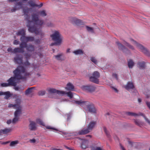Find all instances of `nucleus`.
<instances>
[{
  "label": "nucleus",
  "instance_id": "f257e3e1",
  "mask_svg": "<svg viewBox=\"0 0 150 150\" xmlns=\"http://www.w3.org/2000/svg\"><path fill=\"white\" fill-rule=\"evenodd\" d=\"M29 9L28 8L23 9V13L25 19L28 21V23H33L35 25L37 26H30L28 25L27 26L28 28V30L30 32L35 33L36 35H40L42 36L44 35V33L42 31L41 28L44 21L43 20H40L38 15L36 13H33L31 15V20H29V17L28 15Z\"/></svg>",
  "mask_w": 150,
  "mask_h": 150
},
{
  "label": "nucleus",
  "instance_id": "f03ea898",
  "mask_svg": "<svg viewBox=\"0 0 150 150\" xmlns=\"http://www.w3.org/2000/svg\"><path fill=\"white\" fill-rule=\"evenodd\" d=\"M13 72L14 76L11 77L7 81L10 86H16L17 85L16 79H24L26 77L29 76L30 75L29 73L26 72L24 67L21 66H18Z\"/></svg>",
  "mask_w": 150,
  "mask_h": 150
},
{
  "label": "nucleus",
  "instance_id": "7ed1b4c3",
  "mask_svg": "<svg viewBox=\"0 0 150 150\" xmlns=\"http://www.w3.org/2000/svg\"><path fill=\"white\" fill-rule=\"evenodd\" d=\"M96 124V121H91L88 124L87 128L85 127L78 132L71 133L67 135L69 136H77L86 134L90 132L93 129Z\"/></svg>",
  "mask_w": 150,
  "mask_h": 150
},
{
  "label": "nucleus",
  "instance_id": "20e7f679",
  "mask_svg": "<svg viewBox=\"0 0 150 150\" xmlns=\"http://www.w3.org/2000/svg\"><path fill=\"white\" fill-rule=\"evenodd\" d=\"M75 103L80 105L86 110L93 113H96V110L94 105L92 104H90L88 101H84L81 100L80 101H76Z\"/></svg>",
  "mask_w": 150,
  "mask_h": 150
},
{
  "label": "nucleus",
  "instance_id": "39448f33",
  "mask_svg": "<svg viewBox=\"0 0 150 150\" xmlns=\"http://www.w3.org/2000/svg\"><path fill=\"white\" fill-rule=\"evenodd\" d=\"M50 37L52 40L54 41V42L51 44V45H60L62 42L63 37L58 31H54L53 34L50 35Z\"/></svg>",
  "mask_w": 150,
  "mask_h": 150
},
{
  "label": "nucleus",
  "instance_id": "423d86ee",
  "mask_svg": "<svg viewBox=\"0 0 150 150\" xmlns=\"http://www.w3.org/2000/svg\"><path fill=\"white\" fill-rule=\"evenodd\" d=\"M130 41L133 42V44L135 45L136 47L139 49H140L141 51L142 52L145 54L147 56H149L150 55L149 52L142 45L132 39H130Z\"/></svg>",
  "mask_w": 150,
  "mask_h": 150
},
{
  "label": "nucleus",
  "instance_id": "0eeeda50",
  "mask_svg": "<svg viewBox=\"0 0 150 150\" xmlns=\"http://www.w3.org/2000/svg\"><path fill=\"white\" fill-rule=\"evenodd\" d=\"M99 76V73L97 71H95L93 74V76L90 77V81L94 83H98V78Z\"/></svg>",
  "mask_w": 150,
  "mask_h": 150
},
{
  "label": "nucleus",
  "instance_id": "6e6552de",
  "mask_svg": "<svg viewBox=\"0 0 150 150\" xmlns=\"http://www.w3.org/2000/svg\"><path fill=\"white\" fill-rule=\"evenodd\" d=\"M126 114L129 116H134L135 117L139 115L142 116L144 117L146 121L150 124V121L147 118H146V117L145 115L143 113H140L139 114H138L132 112H126Z\"/></svg>",
  "mask_w": 150,
  "mask_h": 150
},
{
  "label": "nucleus",
  "instance_id": "1a4fd4ad",
  "mask_svg": "<svg viewBox=\"0 0 150 150\" xmlns=\"http://www.w3.org/2000/svg\"><path fill=\"white\" fill-rule=\"evenodd\" d=\"M50 93H57L59 95H64L66 94L65 91L57 90L54 88H50L48 90Z\"/></svg>",
  "mask_w": 150,
  "mask_h": 150
},
{
  "label": "nucleus",
  "instance_id": "9d476101",
  "mask_svg": "<svg viewBox=\"0 0 150 150\" xmlns=\"http://www.w3.org/2000/svg\"><path fill=\"white\" fill-rule=\"evenodd\" d=\"M16 35H21V36L20 38V40L21 41H24L25 40H23V37L25 36V31L24 29H22L19 30L17 33Z\"/></svg>",
  "mask_w": 150,
  "mask_h": 150
},
{
  "label": "nucleus",
  "instance_id": "9b49d317",
  "mask_svg": "<svg viewBox=\"0 0 150 150\" xmlns=\"http://www.w3.org/2000/svg\"><path fill=\"white\" fill-rule=\"evenodd\" d=\"M82 141L81 145V147L83 149H86L88 147V141L87 139L79 138Z\"/></svg>",
  "mask_w": 150,
  "mask_h": 150
},
{
  "label": "nucleus",
  "instance_id": "f8f14e48",
  "mask_svg": "<svg viewBox=\"0 0 150 150\" xmlns=\"http://www.w3.org/2000/svg\"><path fill=\"white\" fill-rule=\"evenodd\" d=\"M17 110L14 112V116L19 117L22 114V107L20 105L17 108Z\"/></svg>",
  "mask_w": 150,
  "mask_h": 150
},
{
  "label": "nucleus",
  "instance_id": "ddd939ff",
  "mask_svg": "<svg viewBox=\"0 0 150 150\" xmlns=\"http://www.w3.org/2000/svg\"><path fill=\"white\" fill-rule=\"evenodd\" d=\"M70 21L72 23L75 24L77 25H79L82 24L81 21L75 17H72L71 18Z\"/></svg>",
  "mask_w": 150,
  "mask_h": 150
},
{
  "label": "nucleus",
  "instance_id": "4468645a",
  "mask_svg": "<svg viewBox=\"0 0 150 150\" xmlns=\"http://www.w3.org/2000/svg\"><path fill=\"white\" fill-rule=\"evenodd\" d=\"M83 89L90 92H92L95 90V87L92 85L85 86L83 87Z\"/></svg>",
  "mask_w": 150,
  "mask_h": 150
},
{
  "label": "nucleus",
  "instance_id": "2eb2a0df",
  "mask_svg": "<svg viewBox=\"0 0 150 150\" xmlns=\"http://www.w3.org/2000/svg\"><path fill=\"white\" fill-rule=\"evenodd\" d=\"M11 95L10 92L9 91L6 92L0 91V96L5 95L4 98L6 99H8L11 96Z\"/></svg>",
  "mask_w": 150,
  "mask_h": 150
},
{
  "label": "nucleus",
  "instance_id": "dca6fc26",
  "mask_svg": "<svg viewBox=\"0 0 150 150\" xmlns=\"http://www.w3.org/2000/svg\"><path fill=\"white\" fill-rule=\"evenodd\" d=\"M125 88L129 91L130 89H133L134 87L132 82H128L127 84L125 86Z\"/></svg>",
  "mask_w": 150,
  "mask_h": 150
},
{
  "label": "nucleus",
  "instance_id": "f3484780",
  "mask_svg": "<svg viewBox=\"0 0 150 150\" xmlns=\"http://www.w3.org/2000/svg\"><path fill=\"white\" fill-rule=\"evenodd\" d=\"M29 129L31 131H34L36 129V126L35 122L33 121L30 122L29 125Z\"/></svg>",
  "mask_w": 150,
  "mask_h": 150
},
{
  "label": "nucleus",
  "instance_id": "a211bd4d",
  "mask_svg": "<svg viewBox=\"0 0 150 150\" xmlns=\"http://www.w3.org/2000/svg\"><path fill=\"white\" fill-rule=\"evenodd\" d=\"M116 43L117 45L119 50L122 51L123 52H125V50H128L127 48H126L125 46L120 43L119 41H116Z\"/></svg>",
  "mask_w": 150,
  "mask_h": 150
},
{
  "label": "nucleus",
  "instance_id": "6ab92c4d",
  "mask_svg": "<svg viewBox=\"0 0 150 150\" xmlns=\"http://www.w3.org/2000/svg\"><path fill=\"white\" fill-rule=\"evenodd\" d=\"M14 61L16 63L21 64L23 63L22 57H20L18 56H16L14 58Z\"/></svg>",
  "mask_w": 150,
  "mask_h": 150
},
{
  "label": "nucleus",
  "instance_id": "aec40b11",
  "mask_svg": "<svg viewBox=\"0 0 150 150\" xmlns=\"http://www.w3.org/2000/svg\"><path fill=\"white\" fill-rule=\"evenodd\" d=\"M26 49L28 52H32L35 50V47L32 45L30 44L27 45Z\"/></svg>",
  "mask_w": 150,
  "mask_h": 150
},
{
  "label": "nucleus",
  "instance_id": "412c9836",
  "mask_svg": "<svg viewBox=\"0 0 150 150\" xmlns=\"http://www.w3.org/2000/svg\"><path fill=\"white\" fill-rule=\"evenodd\" d=\"M23 40H25L24 41H26L27 42H32L34 40V37L32 36H25L24 37Z\"/></svg>",
  "mask_w": 150,
  "mask_h": 150
},
{
  "label": "nucleus",
  "instance_id": "4be33fe9",
  "mask_svg": "<svg viewBox=\"0 0 150 150\" xmlns=\"http://www.w3.org/2000/svg\"><path fill=\"white\" fill-rule=\"evenodd\" d=\"M24 52V51L23 49L19 47L15 48L14 49L13 51V52L14 53H16L17 52L23 53Z\"/></svg>",
  "mask_w": 150,
  "mask_h": 150
},
{
  "label": "nucleus",
  "instance_id": "5701e85b",
  "mask_svg": "<svg viewBox=\"0 0 150 150\" xmlns=\"http://www.w3.org/2000/svg\"><path fill=\"white\" fill-rule=\"evenodd\" d=\"M67 87L66 88L68 90L73 91L74 89V86L72 84L70 83H69L67 84Z\"/></svg>",
  "mask_w": 150,
  "mask_h": 150
},
{
  "label": "nucleus",
  "instance_id": "b1692460",
  "mask_svg": "<svg viewBox=\"0 0 150 150\" xmlns=\"http://www.w3.org/2000/svg\"><path fill=\"white\" fill-rule=\"evenodd\" d=\"M20 104L21 103L20 102H18L17 103L15 104L9 103L8 105V107L9 108L13 107L14 108H16L20 105Z\"/></svg>",
  "mask_w": 150,
  "mask_h": 150
},
{
  "label": "nucleus",
  "instance_id": "393cba45",
  "mask_svg": "<svg viewBox=\"0 0 150 150\" xmlns=\"http://www.w3.org/2000/svg\"><path fill=\"white\" fill-rule=\"evenodd\" d=\"M140 69H144L145 67V62H139L137 64Z\"/></svg>",
  "mask_w": 150,
  "mask_h": 150
},
{
  "label": "nucleus",
  "instance_id": "a878e982",
  "mask_svg": "<svg viewBox=\"0 0 150 150\" xmlns=\"http://www.w3.org/2000/svg\"><path fill=\"white\" fill-rule=\"evenodd\" d=\"M11 131V129L10 128H6L4 129L0 130V133H3L4 134H6Z\"/></svg>",
  "mask_w": 150,
  "mask_h": 150
},
{
  "label": "nucleus",
  "instance_id": "bb28decb",
  "mask_svg": "<svg viewBox=\"0 0 150 150\" xmlns=\"http://www.w3.org/2000/svg\"><path fill=\"white\" fill-rule=\"evenodd\" d=\"M21 42L20 44V47L21 48L23 49L24 48H26L28 45L27 42L25 41H21Z\"/></svg>",
  "mask_w": 150,
  "mask_h": 150
},
{
  "label": "nucleus",
  "instance_id": "cd10ccee",
  "mask_svg": "<svg viewBox=\"0 0 150 150\" xmlns=\"http://www.w3.org/2000/svg\"><path fill=\"white\" fill-rule=\"evenodd\" d=\"M36 122L37 123L43 126H45V125L42 120L40 118H38L36 120Z\"/></svg>",
  "mask_w": 150,
  "mask_h": 150
},
{
  "label": "nucleus",
  "instance_id": "c85d7f7f",
  "mask_svg": "<svg viewBox=\"0 0 150 150\" xmlns=\"http://www.w3.org/2000/svg\"><path fill=\"white\" fill-rule=\"evenodd\" d=\"M134 122L135 124L140 127L143 124V123L139 120H134Z\"/></svg>",
  "mask_w": 150,
  "mask_h": 150
},
{
  "label": "nucleus",
  "instance_id": "c756f323",
  "mask_svg": "<svg viewBox=\"0 0 150 150\" xmlns=\"http://www.w3.org/2000/svg\"><path fill=\"white\" fill-rule=\"evenodd\" d=\"M128 65L129 68H132L134 66V63L132 60L130 59L128 62Z\"/></svg>",
  "mask_w": 150,
  "mask_h": 150
},
{
  "label": "nucleus",
  "instance_id": "7c9ffc66",
  "mask_svg": "<svg viewBox=\"0 0 150 150\" xmlns=\"http://www.w3.org/2000/svg\"><path fill=\"white\" fill-rule=\"evenodd\" d=\"M73 53L75 55L83 54V51L81 49L75 50L73 52Z\"/></svg>",
  "mask_w": 150,
  "mask_h": 150
},
{
  "label": "nucleus",
  "instance_id": "2f4dec72",
  "mask_svg": "<svg viewBox=\"0 0 150 150\" xmlns=\"http://www.w3.org/2000/svg\"><path fill=\"white\" fill-rule=\"evenodd\" d=\"M34 88V87H32L28 88V89L25 91V94L27 95L30 94L32 92V90Z\"/></svg>",
  "mask_w": 150,
  "mask_h": 150
},
{
  "label": "nucleus",
  "instance_id": "473e14b6",
  "mask_svg": "<svg viewBox=\"0 0 150 150\" xmlns=\"http://www.w3.org/2000/svg\"><path fill=\"white\" fill-rule=\"evenodd\" d=\"M18 140H16L11 142L10 144V146H15L18 143Z\"/></svg>",
  "mask_w": 150,
  "mask_h": 150
},
{
  "label": "nucleus",
  "instance_id": "72a5a7b5",
  "mask_svg": "<svg viewBox=\"0 0 150 150\" xmlns=\"http://www.w3.org/2000/svg\"><path fill=\"white\" fill-rule=\"evenodd\" d=\"M124 44L126 46L128 47L129 48L131 49L132 50H134V47L130 45L129 43L126 42H125V43H124Z\"/></svg>",
  "mask_w": 150,
  "mask_h": 150
},
{
  "label": "nucleus",
  "instance_id": "f704fd0d",
  "mask_svg": "<svg viewBox=\"0 0 150 150\" xmlns=\"http://www.w3.org/2000/svg\"><path fill=\"white\" fill-rule=\"evenodd\" d=\"M40 15L42 16H45L47 15V14L45 10L40 11L39 12Z\"/></svg>",
  "mask_w": 150,
  "mask_h": 150
},
{
  "label": "nucleus",
  "instance_id": "c9c22d12",
  "mask_svg": "<svg viewBox=\"0 0 150 150\" xmlns=\"http://www.w3.org/2000/svg\"><path fill=\"white\" fill-rule=\"evenodd\" d=\"M62 54H59L58 55H55V58L58 60H62V59L61 58V57L62 56Z\"/></svg>",
  "mask_w": 150,
  "mask_h": 150
},
{
  "label": "nucleus",
  "instance_id": "e433bc0d",
  "mask_svg": "<svg viewBox=\"0 0 150 150\" xmlns=\"http://www.w3.org/2000/svg\"><path fill=\"white\" fill-rule=\"evenodd\" d=\"M86 28L88 32H90L92 33L94 32L93 28L92 27H89L88 26H86Z\"/></svg>",
  "mask_w": 150,
  "mask_h": 150
},
{
  "label": "nucleus",
  "instance_id": "4c0bfd02",
  "mask_svg": "<svg viewBox=\"0 0 150 150\" xmlns=\"http://www.w3.org/2000/svg\"><path fill=\"white\" fill-rule=\"evenodd\" d=\"M22 5H23V4H22V3L21 2H18V3H17L16 4V6H19V7L18 8V9H19L22 8Z\"/></svg>",
  "mask_w": 150,
  "mask_h": 150
},
{
  "label": "nucleus",
  "instance_id": "58836bf2",
  "mask_svg": "<svg viewBox=\"0 0 150 150\" xmlns=\"http://www.w3.org/2000/svg\"><path fill=\"white\" fill-rule=\"evenodd\" d=\"M28 4L30 5L32 7H34V6H38V5H37L33 2L32 1H30L28 2Z\"/></svg>",
  "mask_w": 150,
  "mask_h": 150
},
{
  "label": "nucleus",
  "instance_id": "ea45409f",
  "mask_svg": "<svg viewBox=\"0 0 150 150\" xmlns=\"http://www.w3.org/2000/svg\"><path fill=\"white\" fill-rule=\"evenodd\" d=\"M19 117H16L14 116V117L12 121V123L13 124L17 122L18 121Z\"/></svg>",
  "mask_w": 150,
  "mask_h": 150
},
{
  "label": "nucleus",
  "instance_id": "a19ab883",
  "mask_svg": "<svg viewBox=\"0 0 150 150\" xmlns=\"http://www.w3.org/2000/svg\"><path fill=\"white\" fill-rule=\"evenodd\" d=\"M46 91H40L38 92V94L39 96H43L45 94Z\"/></svg>",
  "mask_w": 150,
  "mask_h": 150
},
{
  "label": "nucleus",
  "instance_id": "79ce46f5",
  "mask_svg": "<svg viewBox=\"0 0 150 150\" xmlns=\"http://www.w3.org/2000/svg\"><path fill=\"white\" fill-rule=\"evenodd\" d=\"M91 61L94 63L95 64H96L97 63V61L95 57H92L90 59Z\"/></svg>",
  "mask_w": 150,
  "mask_h": 150
},
{
  "label": "nucleus",
  "instance_id": "37998d69",
  "mask_svg": "<svg viewBox=\"0 0 150 150\" xmlns=\"http://www.w3.org/2000/svg\"><path fill=\"white\" fill-rule=\"evenodd\" d=\"M91 150H102V148L100 147H92Z\"/></svg>",
  "mask_w": 150,
  "mask_h": 150
},
{
  "label": "nucleus",
  "instance_id": "c03bdc74",
  "mask_svg": "<svg viewBox=\"0 0 150 150\" xmlns=\"http://www.w3.org/2000/svg\"><path fill=\"white\" fill-rule=\"evenodd\" d=\"M66 94L67 95V96L70 98H73V95L72 93L71 92H67V93Z\"/></svg>",
  "mask_w": 150,
  "mask_h": 150
},
{
  "label": "nucleus",
  "instance_id": "a18cd8bd",
  "mask_svg": "<svg viewBox=\"0 0 150 150\" xmlns=\"http://www.w3.org/2000/svg\"><path fill=\"white\" fill-rule=\"evenodd\" d=\"M1 86L3 87H6L10 86L8 83H3L1 84Z\"/></svg>",
  "mask_w": 150,
  "mask_h": 150
},
{
  "label": "nucleus",
  "instance_id": "49530a36",
  "mask_svg": "<svg viewBox=\"0 0 150 150\" xmlns=\"http://www.w3.org/2000/svg\"><path fill=\"white\" fill-rule=\"evenodd\" d=\"M103 128V130L105 132V134H106V135L108 137H110V135L107 132L106 128L105 127H104Z\"/></svg>",
  "mask_w": 150,
  "mask_h": 150
},
{
  "label": "nucleus",
  "instance_id": "de8ad7c7",
  "mask_svg": "<svg viewBox=\"0 0 150 150\" xmlns=\"http://www.w3.org/2000/svg\"><path fill=\"white\" fill-rule=\"evenodd\" d=\"M45 127L46 129H47L57 130V129H55L53 127H51L50 126H45Z\"/></svg>",
  "mask_w": 150,
  "mask_h": 150
},
{
  "label": "nucleus",
  "instance_id": "09e8293b",
  "mask_svg": "<svg viewBox=\"0 0 150 150\" xmlns=\"http://www.w3.org/2000/svg\"><path fill=\"white\" fill-rule=\"evenodd\" d=\"M14 45H17L19 43V41L17 40H15L13 42Z\"/></svg>",
  "mask_w": 150,
  "mask_h": 150
},
{
  "label": "nucleus",
  "instance_id": "8fccbe9b",
  "mask_svg": "<svg viewBox=\"0 0 150 150\" xmlns=\"http://www.w3.org/2000/svg\"><path fill=\"white\" fill-rule=\"evenodd\" d=\"M25 56L26 58L27 59L29 58L31 56V54H28L27 53H25Z\"/></svg>",
  "mask_w": 150,
  "mask_h": 150
},
{
  "label": "nucleus",
  "instance_id": "3c124183",
  "mask_svg": "<svg viewBox=\"0 0 150 150\" xmlns=\"http://www.w3.org/2000/svg\"><path fill=\"white\" fill-rule=\"evenodd\" d=\"M24 64L26 66H28L30 65V64L28 61H26L25 62Z\"/></svg>",
  "mask_w": 150,
  "mask_h": 150
},
{
  "label": "nucleus",
  "instance_id": "603ef678",
  "mask_svg": "<svg viewBox=\"0 0 150 150\" xmlns=\"http://www.w3.org/2000/svg\"><path fill=\"white\" fill-rule=\"evenodd\" d=\"M113 76L117 80H118L117 75L116 74H112Z\"/></svg>",
  "mask_w": 150,
  "mask_h": 150
},
{
  "label": "nucleus",
  "instance_id": "864d4df0",
  "mask_svg": "<svg viewBox=\"0 0 150 150\" xmlns=\"http://www.w3.org/2000/svg\"><path fill=\"white\" fill-rule=\"evenodd\" d=\"M12 49L11 48H9L7 49V51L8 52H13V51H12Z\"/></svg>",
  "mask_w": 150,
  "mask_h": 150
},
{
  "label": "nucleus",
  "instance_id": "5fc2aeb1",
  "mask_svg": "<svg viewBox=\"0 0 150 150\" xmlns=\"http://www.w3.org/2000/svg\"><path fill=\"white\" fill-rule=\"evenodd\" d=\"M11 122H12L11 120H9L7 121L6 123L8 124H10Z\"/></svg>",
  "mask_w": 150,
  "mask_h": 150
},
{
  "label": "nucleus",
  "instance_id": "6e6d98bb",
  "mask_svg": "<svg viewBox=\"0 0 150 150\" xmlns=\"http://www.w3.org/2000/svg\"><path fill=\"white\" fill-rule=\"evenodd\" d=\"M35 42L37 44H40V40L39 39H37L35 40Z\"/></svg>",
  "mask_w": 150,
  "mask_h": 150
},
{
  "label": "nucleus",
  "instance_id": "4d7b16f0",
  "mask_svg": "<svg viewBox=\"0 0 150 150\" xmlns=\"http://www.w3.org/2000/svg\"><path fill=\"white\" fill-rule=\"evenodd\" d=\"M146 103L148 107L150 109V103L146 102Z\"/></svg>",
  "mask_w": 150,
  "mask_h": 150
},
{
  "label": "nucleus",
  "instance_id": "13d9d810",
  "mask_svg": "<svg viewBox=\"0 0 150 150\" xmlns=\"http://www.w3.org/2000/svg\"><path fill=\"white\" fill-rule=\"evenodd\" d=\"M16 8H14L13 9H12L11 10V12H15L16 11Z\"/></svg>",
  "mask_w": 150,
  "mask_h": 150
},
{
  "label": "nucleus",
  "instance_id": "bf43d9fd",
  "mask_svg": "<svg viewBox=\"0 0 150 150\" xmlns=\"http://www.w3.org/2000/svg\"><path fill=\"white\" fill-rule=\"evenodd\" d=\"M37 54H38V55L40 57H41V56H42V54L41 52H38V53H37Z\"/></svg>",
  "mask_w": 150,
  "mask_h": 150
},
{
  "label": "nucleus",
  "instance_id": "052dcab7",
  "mask_svg": "<svg viewBox=\"0 0 150 150\" xmlns=\"http://www.w3.org/2000/svg\"><path fill=\"white\" fill-rule=\"evenodd\" d=\"M120 147L122 149V150H125L124 147L122 146L121 144H120Z\"/></svg>",
  "mask_w": 150,
  "mask_h": 150
},
{
  "label": "nucleus",
  "instance_id": "680f3d73",
  "mask_svg": "<svg viewBox=\"0 0 150 150\" xmlns=\"http://www.w3.org/2000/svg\"><path fill=\"white\" fill-rule=\"evenodd\" d=\"M31 142L32 143H35L36 141L35 140V139H32L30 140Z\"/></svg>",
  "mask_w": 150,
  "mask_h": 150
},
{
  "label": "nucleus",
  "instance_id": "e2e57ef3",
  "mask_svg": "<svg viewBox=\"0 0 150 150\" xmlns=\"http://www.w3.org/2000/svg\"><path fill=\"white\" fill-rule=\"evenodd\" d=\"M112 88L116 92H118V90H117V89H116V88H114V87H112Z\"/></svg>",
  "mask_w": 150,
  "mask_h": 150
},
{
  "label": "nucleus",
  "instance_id": "0e129e2a",
  "mask_svg": "<svg viewBox=\"0 0 150 150\" xmlns=\"http://www.w3.org/2000/svg\"><path fill=\"white\" fill-rule=\"evenodd\" d=\"M70 116V115H69V114H68V115H67V120H69Z\"/></svg>",
  "mask_w": 150,
  "mask_h": 150
},
{
  "label": "nucleus",
  "instance_id": "69168bd1",
  "mask_svg": "<svg viewBox=\"0 0 150 150\" xmlns=\"http://www.w3.org/2000/svg\"><path fill=\"white\" fill-rule=\"evenodd\" d=\"M67 149H69V150H74L73 149L70 148H69V147H67Z\"/></svg>",
  "mask_w": 150,
  "mask_h": 150
},
{
  "label": "nucleus",
  "instance_id": "338daca9",
  "mask_svg": "<svg viewBox=\"0 0 150 150\" xmlns=\"http://www.w3.org/2000/svg\"><path fill=\"white\" fill-rule=\"evenodd\" d=\"M43 5V4L42 3H41L39 5H38V6H39L40 7H42Z\"/></svg>",
  "mask_w": 150,
  "mask_h": 150
},
{
  "label": "nucleus",
  "instance_id": "774afa93",
  "mask_svg": "<svg viewBox=\"0 0 150 150\" xmlns=\"http://www.w3.org/2000/svg\"><path fill=\"white\" fill-rule=\"evenodd\" d=\"M52 150H61L59 149L54 148V149H52Z\"/></svg>",
  "mask_w": 150,
  "mask_h": 150
}]
</instances>
